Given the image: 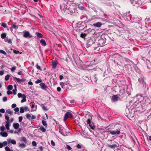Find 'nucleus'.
Instances as JSON below:
<instances>
[{
  "label": "nucleus",
  "mask_w": 151,
  "mask_h": 151,
  "mask_svg": "<svg viewBox=\"0 0 151 151\" xmlns=\"http://www.w3.org/2000/svg\"><path fill=\"white\" fill-rule=\"evenodd\" d=\"M65 12L68 14H72L73 13H78L77 10L72 5L70 6V7L66 10Z\"/></svg>",
  "instance_id": "nucleus-1"
},
{
  "label": "nucleus",
  "mask_w": 151,
  "mask_h": 151,
  "mask_svg": "<svg viewBox=\"0 0 151 151\" xmlns=\"http://www.w3.org/2000/svg\"><path fill=\"white\" fill-rule=\"evenodd\" d=\"M68 2L67 0H65L63 1L60 6V8L62 11H63L64 12L66 11V10L68 8Z\"/></svg>",
  "instance_id": "nucleus-2"
},
{
  "label": "nucleus",
  "mask_w": 151,
  "mask_h": 151,
  "mask_svg": "<svg viewBox=\"0 0 151 151\" xmlns=\"http://www.w3.org/2000/svg\"><path fill=\"white\" fill-rule=\"evenodd\" d=\"M5 117L6 120V124L5 127L6 129L9 130V127L11 125L10 123H9V117L8 116V115L5 114Z\"/></svg>",
  "instance_id": "nucleus-3"
},
{
  "label": "nucleus",
  "mask_w": 151,
  "mask_h": 151,
  "mask_svg": "<svg viewBox=\"0 0 151 151\" xmlns=\"http://www.w3.org/2000/svg\"><path fill=\"white\" fill-rule=\"evenodd\" d=\"M23 36L26 38H31L32 36L30 35L29 32L25 30L23 32Z\"/></svg>",
  "instance_id": "nucleus-4"
},
{
  "label": "nucleus",
  "mask_w": 151,
  "mask_h": 151,
  "mask_svg": "<svg viewBox=\"0 0 151 151\" xmlns=\"http://www.w3.org/2000/svg\"><path fill=\"white\" fill-rule=\"evenodd\" d=\"M73 115L71 113L68 112H66L64 115V120L65 121L68 118L72 117Z\"/></svg>",
  "instance_id": "nucleus-5"
},
{
  "label": "nucleus",
  "mask_w": 151,
  "mask_h": 151,
  "mask_svg": "<svg viewBox=\"0 0 151 151\" xmlns=\"http://www.w3.org/2000/svg\"><path fill=\"white\" fill-rule=\"evenodd\" d=\"M109 132L112 135L118 134L120 133V130L118 129L116 130H110Z\"/></svg>",
  "instance_id": "nucleus-6"
},
{
  "label": "nucleus",
  "mask_w": 151,
  "mask_h": 151,
  "mask_svg": "<svg viewBox=\"0 0 151 151\" xmlns=\"http://www.w3.org/2000/svg\"><path fill=\"white\" fill-rule=\"evenodd\" d=\"M99 43L101 46H104L105 43L106 42V39L105 38H101L99 41Z\"/></svg>",
  "instance_id": "nucleus-7"
},
{
  "label": "nucleus",
  "mask_w": 151,
  "mask_h": 151,
  "mask_svg": "<svg viewBox=\"0 0 151 151\" xmlns=\"http://www.w3.org/2000/svg\"><path fill=\"white\" fill-rule=\"evenodd\" d=\"M119 97L117 95H114L112 96L111 99V101L113 102H115L117 101Z\"/></svg>",
  "instance_id": "nucleus-8"
},
{
  "label": "nucleus",
  "mask_w": 151,
  "mask_h": 151,
  "mask_svg": "<svg viewBox=\"0 0 151 151\" xmlns=\"http://www.w3.org/2000/svg\"><path fill=\"white\" fill-rule=\"evenodd\" d=\"M138 81L140 83H142L143 85V86L145 87H146V83L144 81V79L143 78L141 77L138 79Z\"/></svg>",
  "instance_id": "nucleus-9"
},
{
  "label": "nucleus",
  "mask_w": 151,
  "mask_h": 151,
  "mask_svg": "<svg viewBox=\"0 0 151 151\" xmlns=\"http://www.w3.org/2000/svg\"><path fill=\"white\" fill-rule=\"evenodd\" d=\"M52 68H55L57 66V65L58 63V61L56 60H52Z\"/></svg>",
  "instance_id": "nucleus-10"
},
{
  "label": "nucleus",
  "mask_w": 151,
  "mask_h": 151,
  "mask_svg": "<svg viewBox=\"0 0 151 151\" xmlns=\"http://www.w3.org/2000/svg\"><path fill=\"white\" fill-rule=\"evenodd\" d=\"M102 25V23L100 22H99L94 23L93 25L95 27H100Z\"/></svg>",
  "instance_id": "nucleus-11"
},
{
  "label": "nucleus",
  "mask_w": 151,
  "mask_h": 151,
  "mask_svg": "<svg viewBox=\"0 0 151 151\" xmlns=\"http://www.w3.org/2000/svg\"><path fill=\"white\" fill-rule=\"evenodd\" d=\"M40 85V86L41 88L45 90H46L47 87L45 85V83H41Z\"/></svg>",
  "instance_id": "nucleus-12"
},
{
  "label": "nucleus",
  "mask_w": 151,
  "mask_h": 151,
  "mask_svg": "<svg viewBox=\"0 0 151 151\" xmlns=\"http://www.w3.org/2000/svg\"><path fill=\"white\" fill-rule=\"evenodd\" d=\"M65 130V129L64 128L62 127H60L59 128V129L60 132L64 136L66 135V134L64 132Z\"/></svg>",
  "instance_id": "nucleus-13"
},
{
  "label": "nucleus",
  "mask_w": 151,
  "mask_h": 151,
  "mask_svg": "<svg viewBox=\"0 0 151 151\" xmlns=\"http://www.w3.org/2000/svg\"><path fill=\"white\" fill-rule=\"evenodd\" d=\"M106 146L107 147L111 149H114L118 147V146H117L116 144H114L112 145H109L107 144Z\"/></svg>",
  "instance_id": "nucleus-14"
},
{
  "label": "nucleus",
  "mask_w": 151,
  "mask_h": 151,
  "mask_svg": "<svg viewBox=\"0 0 151 151\" xmlns=\"http://www.w3.org/2000/svg\"><path fill=\"white\" fill-rule=\"evenodd\" d=\"M13 126L15 129H17L19 127V124L18 123H14L13 124Z\"/></svg>",
  "instance_id": "nucleus-15"
},
{
  "label": "nucleus",
  "mask_w": 151,
  "mask_h": 151,
  "mask_svg": "<svg viewBox=\"0 0 151 151\" xmlns=\"http://www.w3.org/2000/svg\"><path fill=\"white\" fill-rule=\"evenodd\" d=\"M10 143L13 144L15 145L16 143V142L14 139H9L8 140V143L9 144Z\"/></svg>",
  "instance_id": "nucleus-16"
},
{
  "label": "nucleus",
  "mask_w": 151,
  "mask_h": 151,
  "mask_svg": "<svg viewBox=\"0 0 151 151\" xmlns=\"http://www.w3.org/2000/svg\"><path fill=\"white\" fill-rule=\"evenodd\" d=\"M0 134L2 136L4 137H6L8 136V134L6 132H1Z\"/></svg>",
  "instance_id": "nucleus-17"
},
{
  "label": "nucleus",
  "mask_w": 151,
  "mask_h": 151,
  "mask_svg": "<svg viewBox=\"0 0 151 151\" xmlns=\"http://www.w3.org/2000/svg\"><path fill=\"white\" fill-rule=\"evenodd\" d=\"M22 98H23V99H22L21 101V103H22L26 101V96L25 94H23Z\"/></svg>",
  "instance_id": "nucleus-18"
},
{
  "label": "nucleus",
  "mask_w": 151,
  "mask_h": 151,
  "mask_svg": "<svg viewBox=\"0 0 151 151\" xmlns=\"http://www.w3.org/2000/svg\"><path fill=\"white\" fill-rule=\"evenodd\" d=\"M40 42L42 45H43L44 46H45L47 45L46 43L45 40L43 39L41 40L40 41Z\"/></svg>",
  "instance_id": "nucleus-19"
},
{
  "label": "nucleus",
  "mask_w": 151,
  "mask_h": 151,
  "mask_svg": "<svg viewBox=\"0 0 151 151\" xmlns=\"http://www.w3.org/2000/svg\"><path fill=\"white\" fill-rule=\"evenodd\" d=\"M36 34L37 37L38 38H42L43 36L42 34L39 32H36Z\"/></svg>",
  "instance_id": "nucleus-20"
},
{
  "label": "nucleus",
  "mask_w": 151,
  "mask_h": 151,
  "mask_svg": "<svg viewBox=\"0 0 151 151\" xmlns=\"http://www.w3.org/2000/svg\"><path fill=\"white\" fill-rule=\"evenodd\" d=\"M20 141L22 142H23L25 143H26L27 142V140L25 137H22Z\"/></svg>",
  "instance_id": "nucleus-21"
},
{
  "label": "nucleus",
  "mask_w": 151,
  "mask_h": 151,
  "mask_svg": "<svg viewBox=\"0 0 151 151\" xmlns=\"http://www.w3.org/2000/svg\"><path fill=\"white\" fill-rule=\"evenodd\" d=\"M78 7L80 9L82 10H86V8H85L84 6H80V5H78Z\"/></svg>",
  "instance_id": "nucleus-22"
},
{
  "label": "nucleus",
  "mask_w": 151,
  "mask_h": 151,
  "mask_svg": "<svg viewBox=\"0 0 151 151\" xmlns=\"http://www.w3.org/2000/svg\"><path fill=\"white\" fill-rule=\"evenodd\" d=\"M87 123L88 124H89V126L91 127V128H92V126L91 124V121L90 119H88Z\"/></svg>",
  "instance_id": "nucleus-23"
},
{
  "label": "nucleus",
  "mask_w": 151,
  "mask_h": 151,
  "mask_svg": "<svg viewBox=\"0 0 151 151\" xmlns=\"http://www.w3.org/2000/svg\"><path fill=\"white\" fill-rule=\"evenodd\" d=\"M39 129L43 132H45L46 131V129L43 127H41Z\"/></svg>",
  "instance_id": "nucleus-24"
},
{
  "label": "nucleus",
  "mask_w": 151,
  "mask_h": 151,
  "mask_svg": "<svg viewBox=\"0 0 151 151\" xmlns=\"http://www.w3.org/2000/svg\"><path fill=\"white\" fill-rule=\"evenodd\" d=\"M42 123L43 124V125L45 126V127L46 128L47 127V124L46 122L45 121H44V120H42Z\"/></svg>",
  "instance_id": "nucleus-25"
},
{
  "label": "nucleus",
  "mask_w": 151,
  "mask_h": 151,
  "mask_svg": "<svg viewBox=\"0 0 151 151\" xmlns=\"http://www.w3.org/2000/svg\"><path fill=\"white\" fill-rule=\"evenodd\" d=\"M1 26L3 27L4 28H7V24L5 23L2 22L1 23Z\"/></svg>",
  "instance_id": "nucleus-26"
},
{
  "label": "nucleus",
  "mask_w": 151,
  "mask_h": 151,
  "mask_svg": "<svg viewBox=\"0 0 151 151\" xmlns=\"http://www.w3.org/2000/svg\"><path fill=\"white\" fill-rule=\"evenodd\" d=\"M14 28L15 29H17L18 27L17 25L15 24L14 23L12 25V29Z\"/></svg>",
  "instance_id": "nucleus-27"
},
{
  "label": "nucleus",
  "mask_w": 151,
  "mask_h": 151,
  "mask_svg": "<svg viewBox=\"0 0 151 151\" xmlns=\"http://www.w3.org/2000/svg\"><path fill=\"white\" fill-rule=\"evenodd\" d=\"M19 147H20L24 148L26 147V145L24 143H21L19 145Z\"/></svg>",
  "instance_id": "nucleus-28"
},
{
  "label": "nucleus",
  "mask_w": 151,
  "mask_h": 151,
  "mask_svg": "<svg viewBox=\"0 0 151 151\" xmlns=\"http://www.w3.org/2000/svg\"><path fill=\"white\" fill-rule=\"evenodd\" d=\"M5 149L6 151H13L12 150L10 149L8 146H6L5 147Z\"/></svg>",
  "instance_id": "nucleus-29"
},
{
  "label": "nucleus",
  "mask_w": 151,
  "mask_h": 151,
  "mask_svg": "<svg viewBox=\"0 0 151 151\" xmlns=\"http://www.w3.org/2000/svg\"><path fill=\"white\" fill-rule=\"evenodd\" d=\"M13 79L15 81H17V82L19 83H20V79L19 78H17V77L13 78Z\"/></svg>",
  "instance_id": "nucleus-30"
},
{
  "label": "nucleus",
  "mask_w": 151,
  "mask_h": 151,
  "mask_svg": "<svg viewBox=\"0 0 151 151\" xmlns=\"http://www.w3.org/2000/svg\"><path fill=\"white\" fill-rule=\"evenodd\" d=\"M12 91L13 94L14 95H16L17 93L16 92L17 91V90L16 89V86L15 85V88L13 89Z\"/></svg>",
  "instance_id": "nucleus-31"
},
{
  "label": "nucleus",
  "mask_w": 151,
  "mask_h": 151,
  "mask_svg": "<svg viewBox=\"0 0 151 151\" xmlns=\"http://www.w3.org/2000/svg\"><path fill=\"white\" fill-rule=\"evenodd\" d=\"M6 36V34L5 33H3L1 35V37L2 39L5 38Z\"/></svg>",
  "instance_id": "nucleus-32"
},
{
  "label": "nucleus",
  "mask_w": 151,
  "mask_h": 151,
  "mask_svg": "<svg viewBox=\"0 0 151 151\" xmlns=\"http://www.w3.org/2000/svg\"><path fill=\"white\" fill-rule=\"evenodd\" d=\"M86 34L83 33H81L80 35L81 37L83 38H84L86 37Z\"/></svg>",
  "instance_id": "nucleus-33"
},
{
  "label": "nucleus",
  "mask_w": 151,
  "mask_h": 151,
  "mask_svg": "<svg viewBox=\"0 0 151 151\" xmlns=\"http://www.w3.org/2000/svg\"><path fill=\"white\" fill-rule=\"evenodd\" d=\"M26 116L27 118L29 119V120H30L31 119V116L29 114H27L26 115Z\"/></svg>",
  "instance_id": "nucleus-34"
},
{
  "label": "nucleus",
  "mask_w": 151,
  "mask_h": 151,
  "mask_svg": "<svg viewBox=\"0 0 151 151\" xmlns=\"http://www.w3.org/2000/svg\"><path fill=\"white\" fill-rule=\"evenodd\" d=\"M6 112L7 113L10 114L11 115H13V112L9 109L6 110Z\"/></svg>",
  "instance_id": "nucleus-35"
},
{
  "label": "nucleus",
  "mask_w": 151,
  "mask_h": 151,
  "mask_svg": "<svg viewBox=\"0 0 151 151\" xmlns=\"http://www.w3.org/2000/svg\"><path fill=\"white\" fill-rule=\"evenodd\" d=\"M36 68L39 70H41L42 69L41 68V67L38 65V64H37L36 65Z\"/></svg>",
  "instance_id": "nucleus-36"
},
{
  "label": "nucleus",
  "mask_w": 151,
  "mask_h": 151,
  "mask_svg": "<svg viewBox=\"0 0 151 151\" xmlns=\"http://www.w3.org/2000/svg\"><path fill=\"white\" fill-rule=\"evenodd\" d=\"M9 77H10V76L8 74V75H6L5 76V80L6 81H8L9 79Z\"/></svg>",
  "instance_id": "nucleus-37"
},
{
  "label": "nucleus",
  "mask_w": 151,
  "mask_h": 151,
  "mask_svg": "<svg viewBox=\"0 0 151 151\" xmlns=\"http://www.w3.org/2000/svg\"><path fill=\"white\" fill-rule=\"evenodd\" d=\"M13 88V86L12 85H9L8 86L7 88L8 90H11Z\"/></svg>",
  "instance_id": "nucleus-38"
},
{
  "label": "nucleus",
  "mask_w": 151,
  "mask_h": 151,
  "mask_svg": "<svg viewBox=\"0 0 151 151\" xmlns=\"http://www.w3.org/2000/svg\"><path fill=\"white\" fill-rule=\"evenodd\" d=\"M24 112V109L23 107L20 108V112L21 113H23Z\"/></svg>",
  "instance_id": "nucleus-39"
},
{
  "label": "nucleus",
  "mask_w": 151,
  "mask_h": 151,
  "mask_svg": "<svg viewBox=\"0 0 151 151\" xmlns=\"http://www.w3.org/2000/svg\"><path fill=\"white\" fill-rule=\"evenodd\" d=\"M0 53H1L3 54L4 55H7V54L6 53V52L5 51H4V50H0Z\"/></svg>",
  "instance_id": "nucleus-40"
},
{
  "label": "nucleus",
  "mask_w": 151,
  "mask_h": 151,
  "mask_svg": "<svg viewBox=\"0 0 151 151\" xmlns=\"http://www.w3.org/2000/svg\"><path fill=\"white\" fill-rule=\"evenodd\" d=\"M42 82V80L41 79H38L37 81H36L35 82V83L36 84H38L40 83H41V82Z\"/></svg>",
  "instance_id": "nucleus-41"
},
{
  "label": "nucleus",
  "mask_w": 151,
  "mask_h": 151,
  "mask_svg": "<svg viewBox=\"0 0 151 151\" xmlns=\"http://www.w3.org/2000/svg\"><path fill=\"white\" fill-rule=\"evenodd\" d=\"M9 117V123L11 124V123L12 122L14 121V119L13 118H12L10 120H9V117Z\"/></svg>",
  "instance_id": "nucleus-42"
},
{
  "label": "nucleus",
  "mask_w": 151,
  "mask_h": 151,
  "mask_svg": "<svg viewBox=\"0 0 151 151\" xmlns=\"http://www.w3.org/2000/svg\"><path fill=\"white\" fill-rule=\"evenodd\" d=\"M5 129V127L4 126H1L0 127V130L1 131L3 132Z\"/></svg>",
  "instance_id": "nucleus-43"
},
{
  "label": "nucleus",
  "mask_w": 151,
  "mask_h": 151,
  "mask_svg": "<svg viewBox=\"0 0 151 151\" xmlns=\"http://www.w3.org/2000/svg\"><path fill=\"white\" fill-rule=\"evenodd\" d=\"M16 69V67L15 66H14L13 67H12L11 69V71L12 72H14V70H15Z\"/></svg>",
  "instance_id": "nucleus-44"
},
{
  "label": "nucleus",
  "mask_w": 151,
  "mask_h": 151,
  "mask_svg": "<svg viewBox=\"0 0 151 151\" xmlns=\"http://www.w3.org/2000/svg\"><path fill=\"white\" fill-rule=\"evenodd\" d=\"M42 109L44 111H47L48 110L46 107L44 106L42 107Z\"/></svg>",
  "instance_id": "nucleus-45"
},
{
  "label": "nucleus",
  "mask_w": 151,
  "mask_h": 151,
  "mask_svg": "<svg viewBox=\"0 0 151 151\" xmlns=\"http://www.w3.org/2000/svg\"><path fill=\"white\" fill-rule=\"evenodd\" d=\"M6 41L8 43H12V40L11 39H7L6 40Z\"/></svg>",
  "instance_id": "nucleus-46"
},
{
  "label": "nucleus",
  "mask_w": 151,
  "mask_h": 151,
  "mask_svg": "<svg viewBox=\"0 0 151 151\" xmlns=\"http://www.w3.org/2000/svg\"><path fill=\"white\" fill-rule=\"evenodd\" d=\"M23 95V94H22L21 93H19L18 94L17 96L19 98H20V97L22 98V96Z\"/></svg>",
  "instance_id": "nucleus-47"
},
{
  "label": "nucleus",
  "mask_w": 151,
  "mask_h": 151,
  "mask_svg": "<svg viewBox=\"0 0 151 151\" xmlns=\"http://www.w3.org/2000/svg\"><path fill=\"white\" fill-rule=\"evenodd\" d=\"M2 144H3V146H6V145H7V142L6 141L4 142H3V143H2Z\"/></svg>",
  "instance_id": "nucleus-48"
},
{
  "label": "nucleus",
  "mask_w": 151,
  "mask_h": 151,
  "mask_svg": "<svg viewBox=\"0 0 151 151\" xmlns=\"http://www.w3.org/2000/svg\"><path fill=\"white\" fill-rule=\"evenodd\" d=\"M5 112V110L4 109H0V112L2 113H4Z\"/></svg>",
  "instance_id": "nucleus-49"
},
{
  "label": "nucleus",
  "mask_w": 151,
  "mask_h": 151,
  "mask_svg": "<svg viewBox=\"0 0 151 151\" xmlns=\"http://www.w3.org/2000/svg\"><path fill=\"white\" fill-rule=\"evenodd\" d=\"M22 116H19V119H19V122H21V121H22Z\"/></svg>",
  "instance_id": "nucleus-50"
},
{
  "label": "nucleus",
  "mask_w": 151,
  "mask_h": 151,
  "mask_svg": "<svg viewBox=\"0 0 151 151\" xmlns=\"http://www.w3.org/2000/svg\"><path fill=\"white\" fill-rule=\"evenodd\" d=\"M14 110L16 112H17L19 111V109L18 107H16L14 109Z\"/></svg>",
  "instance_id": "nucleus-51"
},
{
  "label": "nucleus",
  "mask_w": 151,
  "mask_h": 151,
  "mask_svg": "<svg viewBox=\"0 0 151 151\" xmlns=\"http://www.w3.org/2000/svg\"><path fill=\"white\" fill-rule=\"evenodd\" d=\"M24 109L26 111H29V108L27 106H25L23 107Z\"/></svg>",
  "instance_id": "nucleus-52"
},
{
  "label": "nucleus",
  "mask_w": 151,
  "mask_h": 151,
  "mask_svg": "<svg viewBox=\"0 0 151 151\" xmlns=\"http://www.w3.org/2000/svg\"><path fill=\"white\" fill-rule=\"evenodd\" d=\"M32 145L34 146H36L37 145V144L36 142L35 141H33L32 142Z\"/></svg>",
  "instance_id": "nucleus-53"
},
{
  "label": "nucleus",
  "mask_w": 151,
  "mask_h": 151,
  "mask_svg": "<svg viewBox=\"0 0 151 151\" xmlns=\"http://www.w3.org/2000/svg\"><path fill=\"white\" fill-rule=\"evenodd\" d=\"M66 148L69 150H70L72 149L70 146L68 145H66Z\"/></svg>",
  "instance_id": "nucleus-54"
},
{
  "label": "nucleus",
  "mask_w": 151,
  "mask_h": 151,
  "mask_svg": "<svg viewBox=\"0 0 151 151\" xmlns=\"http://www.w3.org/2000/svg\"><path fill=\"white\" fill-rule=\"evenodd\" d=\"M7 100V98L6 96L4 97L3 98V101L4 102H5Z\"/></svg>",
  "instance_id": "nucleus-55"
},
{
  "label": "nucleus",
  "mask_w": 151,
  "mask_h": 151,
  "mask_svg": "<svg viewBox=\"0 0 151 151\" xmlns=\"http://www.w3.org/2000/svg\"><path fill=\"white\" fill-rule=\"evenodd\" d=\"M51 145L52 146H55V143L52 140L51 141Z\"/></svg>",
  "instance_id": "nucleus-56"
},
{
  "label": "nucleus",
  "mask_w": 151,
  "mask_h": 151,
  "mask_svg": "<svg viewBox=\"0 0 151 151\" xmlns=\"http://www.w3.org/2000/svg\"><path fill=\"white\" fill-rule=\"evenodd\" d=\"M26 80V79L24 78H22L20 79V83H21V82H24Z\"/></svg>",
  "instance_id": "nucleus-57"
},
{
  "label": "nucleus",
  "mask_w": 151,
  "mask_h": 151,
  "mask_svg": "<svg viewBox=\"0 0 151 151\" xmlns=\"http://www.w3.org/2000/svg\"><path fill=\"white\" fill-rule=\"evenodd\" d=\"M7 93L8 95H10L12 94V93L11 91H7Z\"/></svg>",
  "instance_id": "nucleus-58"
},
{
  "label": "nucleus",
  "mask_w": 151,
  "mask_h": 151,
  "mask_svg": "<svg viewBox=\"0 0 151 151\" xmlns=\"http://www.w3.org/2000/svg\"><path fill=\"white\" fill-rule=\"evenodd\" d=\"M13 52L15 54H18L19 53V51L16 50H13Z\"/></svg>",
  "instance_id": "nucleus-59"
},
{
  "label": "nucleus",
  "mask_w": 151,
  "mask_h": 151,
  "mask_svg": "<svg viewBox=\"0 0 151 151\" xmlns=\"http://www.w3.org/2000/svg\"><path fill=\"white\" fill-rule=\"evenodd\" d=\"M57 91L58 92H60L61 91V89L60 87H58L57 88Z\"/></svg>",
  "instance_id": "nucleus-60"
},
{
  "label": "nucleus",
  "mask_w": 151,
  "mask_h": 151,
  "mask_svg": "<svg viewBox=\"0 0 151 151\" xmlns=\"http://www.w3.org/2000/svg\"><path fill=\"white\" fill-rule=\"evenodd\" d=\"M35 118H36V117H35V116L34 115H32L31 116V119H32V120L35 119Z\"/></svg>",
  "instance_id": "nucleus-61"
},
{
  "label": "nucleus",
  "mask_w": 151,
  "mask_h": 151,
  "mask_svg": "<svg viewBox=\"0 0 151 151\" xmlns=\"http://www.w3.org/2000/svg\"><path fill=\"white\" fill-rule=\"evenodd\" d=\"M16 105L15 104H13L12 105V108H14L16 106Z\"/></svg>",
  "instance_id": "nucleus-62"
},
{
  "label": "nucleus",
  "mask_w": 151,
  "mask_h": 151,
  "mask_svg": "<svg viewBox=\"0 0 151 151\" xmlns=\"http://www.w3.org/2000/svg\"><path fill=\"white\" fill-rule=\"evenodd\" d=\"M4 72L3 71H0V75L2 76L4 74Z\"/></svg>",
  "instance_id": "nucleus-63"
},
{
  "label": "nucleus",
  "mask_w": 151,
  "mask_h": 151,
  "mask_svg": "<svg viewBox=\"0 0 151 151\" xmlns=\"http://www.w3.org/2000/svg\"><path fill=\"white\" fill-rule=\"evenodd\" d=\"M61 86L62 88H63L64 86L65 83L63 82L61 83H60Z\"/></svg>",
  "instance_id": "nucleus-64"
}]
</instances>
